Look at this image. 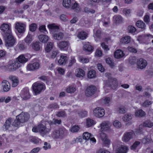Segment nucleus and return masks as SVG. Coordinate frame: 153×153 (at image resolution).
I'll list each match as a JSON object with an SVG mask.
<instances>
[{"mask_svg":"<svg viewBox=\"0 0 153 153\" xmlns=\"http://www.w3.org/2000/svg\"><path fill=\"white\" fill-rule=\"evenodd\" d=\"M39 39L40 41L45 43H46L48 40V37L46 36L41 35L39 36Z\"/></svg>","mask_w":153,"mask_h":153,"instance_id":"e433bc0d","label":"nucleus"},{"mask_svg":"<svg viewBox=\"0 0 153 153\" xmlns=\"http://www.w3.org/2000/svg\"><path fill=\"white\" fill-rule=\"evenodd\" d=\"M2 85L3 87L4 91L7 92L10 89V85L9 82L6 80H4L2 83Z\"/></svg>","mask_w":153,"mask_h":153,"instance_id":"4be33fe9","label":"nucleus"},{"mask_svg":"<svg viewBox=\"0 0 153 153\" xmlns=\"http://www.w3.org/2000/svg\"><path fill=\"white\" fill-rule=\"evenodd\" d=\"M96 72L94 70L89 71L88 74V77L89 78H95L96 77Z\"/></svg>","mask_w":153,"mask_h":153,"instance_id":"58836bf2","label":"nucleus"},{"mask_svg":"<svg viewBox=\"0 0 153 153\" xmlns=\"http://www.w3.org/2000/svg\"><path fill=\"white\" fill-rule=\"evenodd\" d=\"M29 118V115L27 113L22 112L16 116V119L13 123V125L16 126H19L20 125L21 123L27 122Z\"/></svg>","mask_w":153,"mask_h":153,"instance_id":"f257e3e1","label":"nucleus"},{"mask_svg":"<svg viewBox=\"0 0 153 153\" xmlns=\"http://www.w3.org/2000/svg\"><path fill=\"white\" fill-rule=\"evenodd\" d=\"M68 45V42L66 41H62L57 44V46L61 50H63Z\"/></svg>","mask_w":153,"mask_h":153,"instance_id":"a878e982","label":"nucleus"},{"mask_svg":"<svg viewBox=\"0 0 153 153\" xmlns=\"http://www.w3.org/2000/svg\"><path fill=\"white\" fill-rule=\"evenodd\" d=\"M124 55L123 51L120 50H117L114 53V57L117 59L122 57Z\"/></svg>","mask_w":153,"mask_h":153,"instance_id":"bb28decb","label":"nucleus"},{"mask_svg":"<svg viewBox=\"0 0 153 153\" xmlns=\"http://www.w3.org/2000/svg\"><path fill=\"white\" fill-rule=\"evenodd\" d=\"M5 45L6 47H12L16 43V39L14 37L12 33L4 36Z\"/></svg>","mask_w":153,"mask_h":153,"instance_id":"39448f33","label":"nucleus"},{"mask_svg":"<svg viewBox=\"0 0 153 153\" xmlns=\"http://www.w3.org/2000/svg\"><path fill=\"white\" fill-rule=\"evenodd\" d=\"M130 41V37L129 36H126L121 39L120 42L123 44H127L129 43Z\"/></svg>","mask_w":153,"mask_h":153,"instance_id":"7c9ffc66","label":"nucleus"},{"mask_svg":"<svg viewBox=\"0 0 153 153\" xmlns=\"http://www.w3.org/2000/svg\"><path fill=\"white\" fill-rule=\"evenodd\" d=\"M128 150V148L127 146L121 145L117 147L116 151L118 153H126Z\"/></svg>","mask_w":153,"mask_h":153,"instance_id":"412c9836","label":"nucleus"},{"mask_svg":"<svg viewBox=\"0 0 153 153\" xmlns=\"http://www.w3.org/2000/svg\"><path fill=\"white\" fill-rule=\"evenodd\" d=\"M66 129L61 128L53 131L51 136L54 139H62L66 135Z\"/></svg>","mask_w":153,"mask_h":153,"instance_id":"7ed1b4c3","label":"nucleus"},{"mask_svg":"<svg viewBox=\"0 0 153 153\" xmlns=\"http://www.w3.org/2000/svg\"><path fill=\"white\" fill-rule=\"evenodd\" d=\"M100 127L101 130L107 131H110L111 130V124L108 121H104L102 122L100 125Z\"/></svg>","mask_w":153,"mask_h":153,"instance_id":"f8f14e48","label":"nucleus"},{"mask_svg":"<svg viewBox=\"0 0 153 153\" xmlns=\"http://www.w3.org/2000/svg\"><path fill=\"white\" fill-rule=\"evenodd\" d=\"M48 28L51 30H55L59 28L58 26L55 25V24L54 23L48 25Z\"/></svg>","mask_w":153,"mask_h":153,"instance_id":"09e8293b","label":"nucleus"},{"mask_svg":"<svg viewBox=\"0 0 153 153\" xmlns=\"http://www.w3.org/2000/svg\"><path fill=\"white\" fill-rule=\"evenodd\" d=\"M83 49L88 52H92L94 49L93 47L88 43V44L85 45L83 47Z\"/></svg>","mask_w":153,"mask_h":153,"instance_id":"c756f323","label":"nucleus"},{"mask_svg":"<svg viewBox=\"0 0 153 153\" xmlns=\"http://www.w3.org/2000/svg\"><path fill=\"white\" fill-rule=\"evenodd\" d=\"M40 67V64L38 62L30 63L26 66L27 71H33L38 69Z\"/></svg>","mask_w":153,"mask_h":153,"instance_id":"1a4fd4ad","label":"nucleus"},{"mask_svg":"<svg viewBox=\"0 0 153 153\" xmlns=\"http://www.w3.org/2000/svg\"><path fill=\"white\" fill-rule=\"evenodd\" d=\"M133 115L130 114H126L123 117V119L125 122H128L132 118Z\"/></svg>","mask_w":153,"mask_h":153,"instance_id":"473e14b6","label":"nucleus"},{"mask_svg":"<svg viewBox=\"0 0 153 153\" xmlns=\"http://www.w3.org/2000/svg\"><path fill=\"white\" fill-rule=\"evenodd\" d=\"M56 116L58 117H65L66 116V113L64 111H61L58 112Z\"/></svg>","mask_w":153,"mask_h":153,"instance_id":"69168bd1","label":"nucleus"},{"mask_svg":"<svg viewBox=\"0 0 153 153\" xmlns=\"http://www.w3.org/2000/svg\"><path fill=\"white\" fill-rule=\"evenodd\" d=\"M134 134L135 135L133 130L125 132L122 137V141L126 143L128 142L131 140L133 138Z\"/></svg>","mask_w":153,"mask_h":153,"instance_id":"6e6552de","label":"nucleus"},{"mask_svg":"<svg viewBox=\"0 0 153 153\" xmlns=\"http://www.w3.org/2000/svg\"><path fill=\"white\" fill-rule=\"evenodd\" d=\"M87 114V111L85 110L80 111L78 113V116L80 118H83L86 117Z\"/></svg>","mask_w":153,"mask_h":153,"instance_id":"c03bdc74","label":"nucleus"},{"mask_svg":"<svg viewBox=\"0 0 153 153\" xmlns=\"http://www.w3.org/2000/svg\"><path fill=\"white\" fill-rule=\"evenodd\" d=\"M84 11V12L87 13H95V11L94 10L91 9L87 7H85Z\"/></svg>","mask_w":153,"mask_h":153,"instance_id":"864d4df0","label":"nucleus"},{"mask_svg":"<svg viewBox=\"0 0 153 153\" xmlns=\"http://www.w3.org/2000/svg\"><path fill=\"white\" fill-rule=\"evenodd\" d=\"M128 30L130 33H133L136 31V28L133 26L130 25L128 27Z\"/></svg>","mask_w":153,"mask_h":153,"instance_id":"052dcab7","label":"nucleus"},{"mask_svg":"<svg viewBox=\"0 0 153 153\" xmlns=\"http://www.w3.org/2000/svg\"><path fill=\"white\" fill-rule=\"evenodd\" d=\"M32 131L34 132H39L43 136L47 133L45 126L42 124H40L37 126H34L32 128Z\"/></svg>","mask_w":153,"mask_h":153,"instance_id":"0eeeda50","label":"nucleus"},{"mask_svg":"<svg viewBox=\"0 0 153 153\" xmlns=\"http://www.w3.org/2000/svg\"><path fill=\"white\" fill-rule=\"evenodd\" d=\"M79 129V127L78 126H75L71 127L70 130L71 132L74 133L78 131Z\"/></svg>","mask_w":153,"mask_h":153,"instance_id":"6e6d98bb","label":"nucleus"},{"mask_svg":"<svg viewBox=\"0 0 153 153\" xmlns=\"http://www.w3.org/2000/svg\"><path fill=\"white\" fill-rule=\"evenodd\" d=\"M33 48L36 51L39 50L40 48V46L39 45V42H36L33 43L32 45Z\"/></svg>","mask_w":153,"mask_h":153,"instance_id":"a18cd8bd","label":"nucleus"},{"mask_svg":"<svg viewBox=\"0 0 153 153\" xmlns=\"http://www.w3.org/2000/svg\"><path fill=\"white\" fill-rule=\"evenodd\" d=\"M76 90L75 87L72 86L68 87L66 89V92L69 93H74L75 91Z\"/></svg>","mask_w":153,"mask_h":153,"instance_id":"37998d69","label":"nucleus"},{"mask_svg":"<svg viewBox=\"0 0 153 153\" xmlns=\"http://www.w3.org/2000/svg\"><path fill=\"white\" fill-rule=\"evenodd\" d=\"M76 60L75 59L74 57L71 56V57L69 61L68 67H71L72 65L76 62Z\"/></svg>","mask_w":153,"mask_h":153,"instance_id":"de8ad7c7","label":"nucleus"},{"mask_svg":"<svg viewBox=\"0 0 153 153\" xmlns=\"http://www.w3.org/2000/svg\"><path fill=\"white\" fill-rule=\"evenodd\" d=\"M96 88L94 85H91L88 86L85 91V94L87 97L92 96L95 93L96 91Z\"/></svg>","mask_w":153,"mask_h":153,"instance_id":"ddd939ff","label":"nucleus"},{"mask_svg":"<svg viewBox=\"0 0 153 153\" xmlns=\"http://www.w3.org/2000/svg\"><path fill=\"white\" fill-rule=\"evenodd\" d=\"M91 134L88 132L84 133L83 134V138L85 140H88L90 139V140L92 141L93 143H95L96 142V139L94 137L90 138Z\"/></svg>","mask_w":153,"mask_h":153,"instance_id":"5701e85b","label":"nucleus"},{"mask_svg":"<svg viewBox=\"0 0 153 153\" xmlns=\"http://www.w3.org/2000/svg\"><path fill=\"white\" fill-rule=\"evenodd\" d=\"M146 114L145 112L142 109L137 110L135 113V115L137 117H142L145 116Z\"/></svg>","mask_w":153,"mask_h":153,"instance_id":"c85d7f7f","label":"nucleus"},{"mask_svg":"<svg viewBox=\"0 0 153 153\" xmlns=\"http://www.w3.org/2000/svg\"><path fill=\"white\" fill-rule=\"evenodd\" d=\"M112 124L113 126L117 128H120L122 126L121 123L118 120H115L113 121Z\"/></svg>","mask_w":153,"mask_h":153,"instance_id":"a19ab883","label":"nucleus"},{"mask_svg":"<svg viewBox=\"0 0 153 153\" xmlns=\"http://www.w3.org/2000/svg\"><path fill=\"white\" fill-rule=\"evenodd\" d=\"M21 66L20 64L17 60H14L9 65V68L12 71H15Z\"/></svg>","mask_w":153,"mask_h":153,"instance_id":"f3484780","label":"nucleus"},{"mask_svg":"<svg viewBox=\"0 0 153 153\" xmlns=\"http://www.w3.org/2000/svg\"><path fill=\"white\" fill-rule=\"evenodd\" d=\"M32 87L33 94L35 95L39 94L46 88L44 84L38 82L34 83L32 85Z\"/></svg>","mask_w":153,"mask_h":153,"instance_id":"f03ea898","label":"nucleus"},{"mask_svg":"<svg viewBox=\"0 0 153 153\" xmlns=\"http://www.w3.org/2000/svg\"><path fill=\"white\" fill-rule=\"evenodd\" d=\"M143 125L145 127L151 128L153 126V122L150 120H147L143 123Z\"/></svg>","mask_w":153,"mask_h":153,"instance_id":"ea45409f","label":"nucleus"},{"mask_svg":"<svg viewBox=\"0 0 153 153\" xmlns=\"http://www.w3.org/2000/svg\"><path fill=\"white\" fill-rule=\"evenodd\" d=\"M12 121V119L11 118H9L7 120L4 124L2 127V130L3 131H5L9 129L11 126H14L13 124H11Z\"/></svg>","mask_w":153,"mask_h":153,"instance_id":"aec40b11","label":"nucleus"},{"mask_svg":"<svg viewBox=\"0 0 153 153\" xmlns=\"http://www.w3.org/2000/svg\"><path fill=\"white\" fill-rule=\"evenodd\" d=\"M137 61V58L135 56L130 57L129 59V62L131 65L135 64Z\"/></svg>","mask_w":153,"mask_h":153,"instance_id":"5fc2aeb1","label":"nucleus"},{"mask_svg":"<svg viewBox=\"0 0 153 153\" xmlns=\"http://www.w3.org/2000/svg\"><path fill=\"white\" fill-rule=\"evenodd\" d=\"M26 25L25 22H16L15 24V28L19 33L23 34L25 31Z\"/></svg>","mask_w":153,"mask_h":153,"instance_id":"423d86ee","label":"nucleus"},{"mask_svg":"<svg viewBox=\"0 0 153 153\" xmlns=\"http://www.w3.org/2000/svg\"><path fill=\"white\" fill-rule=\"evenodd\" d=\"M79 60L83 64L88 63L89 62L88 59L87 58H83L82 57H79Z\"/></svg>","mask_w":153,"mask_h":153,"instance_id":"4d7b16f0","label":"nucleus"},{"mask_svg":"<svg viewBox=\"0 0 153 153\" xmlns=\"http://www.w3.org/2000/svg\"><path fill=\"white\" fill-rule=\"evenodd\" d=\"M73 4V0H63V6L67 8L71 7Z\"/></svg>","mask_w":153,"mask_h":153,"instance_id":"393cba45","label":"nucleus"},{"mask_svg":"<svg viewBox=\"0 0 153 153\" xmlns=\"http://www.w3.org/2000/svg\"><path fill=\"white\" fill-rule=\"evenodd\" d=\"M136 25L138 27L140 28H141L143 29H145L146 25L142 21H137L136 22Z\"/></svg>","mask_w":153,"mask_h":153,"instance_id":"4c0bfd02","label":"nucleus"},{"mask_svg":"<svg viewBox=\"0 0 153 153\" xmlns=\"http://www.w3.org/2000/svg\"><path fill=\"white\" fill-rule=\"evenodd\" d=\"M140 143L139 141H135L131 146V149H136L137 146L140 144Z\"/></svg>","mask_w":153,"mask_h":153,"instance_id":"680f3d73","label":"nucleus"},{"mask_svg":"<svg viewBox=\"0 0 153 153\" xmlns=\"http://www.w3.org/2000/svg\"><path fill=\"white\" fill-rule=\"evenodd\" d=\"M87 36L86 33L85 32L82 31L79 33L77 37L82 40H84L86 38Z\"/></svg>","mask_w":153,"mask_h":153,"instance_id":"f704fd0d","label":"nucleus"},{"mask_svg":"<svg viewBox=\"0 0 153 153\" xmlns=\"http://www.w3.org/2000/svg\"><path fill=\"white\" fill-rule=\"evenodd\" d=\"M75 75L78 77H83L85 75V72L82 69H78L76 71Z\"/></svg>","mask_w":153,"mask_h":153,"instance_id":"2f4dec72","label":"nucleus"},{"mask_svg":"<svg viewBox=\"0 0 153 153\" xmlns=\"http://www.w3.org/2000/svg\"><path fill=\"white\" fill-rule=\"evenodd\" d=\"M152 104L151 101L146 100L144 102L141 104V105L143 107H147Z\"/></svg>","mask_w":153,"mask_h":153,"instance_id":"49530a36","label":"nucleus"},{"mask_svg":"<svg viewBox=\"0 0 153 153\" xmlns=\"http://www.w3.org/2000/svg\"><path fill=\"white\" fill-rule=\"evenodd\" d=\"M37 28V25L35 23H32L29 25L30 30L32 32L35 31Z\"/></svg>","mask_w":153,"mask_h":153,"instance_id":"603ef678","label":"nucleus"},{"mask_svg":"<svg viewBox=\"0 0 153 153\" xmlns=\"http://www.w3.org/2000/svg\"><path fill=\"white\" fill-rule=\"evenodd\" d=\"M93 111L94 116L98 118L103 117L105 114L104 110L99 107H97L95 108Z\"/></svg>","mask_w":153,"mask_h":153,"instance_id":"9d476101","label":"nucleus"},{"mask_svg":"<svg viewBox=\"0 0 153 153\" xmlns=\"http://www.w3.org/2000/svg\"><path fill=\"white\" fill-rule=\"evenodd\" d=\"M17 46L20 50H23L25 48V46L22 42H20Z\"/></svg>","mask_w":153,"mask_h":153,"instance_id":"13d9d810","label":"nucleus"},{"mask_svg":"<svg viewBox=\"0 0 153 153\" xmlns=\"http://www.w3.org/2000/svg\"><path fill=\"white\" fill-rule=\"evenodd\" d=\"M72 6V8L76 12H78L80 10V8L78 4L76 2H74Z\"/></svg>","mask_w":153,"mask_h":153,"instance_id":"c9c22d12","label":"nucleus"},{"mask_svg":"<svg viewBox=\"0 0 153 153\" xmlns=\"http://www.w3.org/2000/svg\"><path fill=\"white\" fill-rule=\"evenodd\" d=\"M123 19L121 16L118 15L116 16L115 18V22L116 23H120L122 22Z\"/></svg>","mask_w":153,"mask_h":153,"instance_id":"8fccbe9b","label":"nucleus"},{"mask_svg":"<svg viewBox=\"0 0 153 153\" xmlns=\"http://www.w3.org/2000/svg\"><path fill=\"white\" fill-rule=\"evenodd\" d=\"M96 123L95 121L90 118L86 119V124L88 127H91L95 124Z\"/></svg>","mask_w":153,"mask_h":153,"instance_id":"72a5a7b5","label":"nucleus"},{"mask_svg":"<svg viewBox=\"0 0 153 153\" xmlns=\"http://www.w3.org/2000/svg\"><path fill=\"white\" fill-rule=\"evenodd\" d=\"M33 39V36L31 34L28 33L24 39V41L27 44L29 45L31 43Z\"/></svg>","mask_w":153,"mask_h":153,"instance_id":"cd10ccee","label":"nucleus"},{"mask_svg":"<svg viewBox=\"0 0 153 153\" xmlns=\"http://www.w3.org/2000/svg\"><path fill=\"white\" fill-rule=\"evenodd\" d=\"M100 137L103 142V144L105 146L109 145L110 141L108 139L107 135L105 133L101 132L100 134Z\"/></svg>","mask_w":153,"mask_h":153,"instance_id":"4468645a","label":"nucleus"},{"mask_svg":"<svg viewBox=\"0 0 153 153\" xmlns=\"http://www.w3.org/2000/svg\"><path fill=\"white\" fill-rule=\"evenodd\" d=\"M144 126L142 124H140L137 128L135 129L134 133L137 134V133H141L142 131L143 128Z\"/></svg>","mask_w":153,"mask_h":153,"instance_id":"79ce46f5","label":"nucleus"},{"mask_svg":"<svg viewBox=\"0 0 153 153\" xmlns=\"http://www.w3.org/2000/svg\"><path fill=\"white\" fill-rule=\"evenodd\" d=\"M20 64L24 63L27 62L28 61V59L26 58L23 54H22L19 56L16 59Z\"/></svg>","mask_w":153,"mask_h":153,"instance_id":"b1692460","label":"nucleus"},{"mask_svg":"<svg viewBox=\"0 0 153 153\" xmlns=\"http://www.w3.org/2000/svg\"><path fill=\"white\" fill-rule=\"evenodd\" d=\"M106 62L108 64H109L111 67H113L114 65V63L113 62L111 59L109 58H107L106 59Z\"/></svg>","mask_w":153,"mask_h":153,"instance_id":"e2e57ef3","label":"nucleus"},{"mask_svg":"<svg viewBox=\"0 0 153 153\" xmlns=\"http://www.w3.org/2000/svg\"><path fill=\"white\" fill-rule=\"evenodd\" d=\"M0 29L4 36L12 33L11 25L10 23H3L0 26Z\"/></svg>","mask_w":153,"mask_h":153,"instance_id":"20e7f679","label":"nucleus"},{"mask_svg":"<svg viewBox=\"0 0 153 153\" xmlns=\"http://www.w3.org/2000/svg\"><path fill=\"white\" fill-rule=\"evenodd\" d=\"M147 62L144 59L140 58L137 62V67L138 68L142 69L145 68L147 65Z\"/></svg>","mask_w":153,"mask_h":153,"instance_id":"2eb2a0df","label":"nucleus"},{"mask_svg":"<svg viewBox=\"0 0 153 153\" xmlns=\"http://www.w3.org/2000/svg\"><path fill=\"white\" fill-rule=\"evenodd\" d=\"M144 21L147 24L149 23L150 21L149 16L146 15L144 17Z\"/></svg>","mask_w":153,"mask_h":153,"instance_id":"338daca9","label":"nucleus"},{"mask_svg":"<svg viewBox=\"0 0 153 153\" xmlns=\"http://www.w3.org/2000/svg\"><path fill=\"white\" fill-rule=\"evenodd\" d=\"M123 12L126 16H128L130 13L131 10L130 9H124L123 10Z\"/></svg>","mask_w":153,"mask_h":153,"instance_id":"774afa93","label":"nucleus"},{"mask_svg":"<svg viewBox=\"0 0 153 153\" xmlns=\"http://www.w3.org/2000/svg\"><path fill=\"white\" fill-rule=\"evenodd\" d=\"M96 153H110V152L104 149H100L97 151Z\"/></svg>","mask_w":153,"mask_h":153,"instance_id":"0e129e2a","label":"nucleus"},{"mask_svg":"<svg viewBox=\"0 0 153 153\" xmlns=\"http://www.w3.org/2000/svg\"><path fill=\"white\" fill-rule=\"evenodd\" d=\"M58 51H53L50 54V58L54 59L58 53Z\"/></svg>","mask_w":153,"mask_h":153,"instance_id":"3c124183","label":"nucleus"},{"mask_svg":"<svg viewBox=\"0 0 153 153\" xmlns=\"http://www.w3.org/2000/svg\"><path fill=\"white\" fill-rule=\"evenodd\" d=\"M9 78L11 81L12 87H15L18 85L19 81L18 78L16 76H9Z\"/></svg>","mask_w":153,"mask_h":153,"instance_id":"6ab92c4d","label":"nucleus"},{"mask_svg":"<svg viewBox=\"0 0 153 153\" xmlns=\"http://www.w3.org/2000/svg\"><path fill=\"white\" fill-rule=\"evenodd\" d=\"M117 112L119 114H123L126 112V110L124 108L120 107L117 109Z\"/></svg>","mask_w":153,"mask_h":153,"instance_id":"bf43d9fd","label":"nucleus"},{"mask_svg":"<svg viewBox=\"0 0 153 153\" xmlns=\"http://www.w3.org/2000/svg\"><path fill=\"white\" fill-rule=\"evenodd\" d=\"M20 96L23 100H26L30 98V95L28 88H25L22 90Z\"/></svg>","mask_w":153,"mask_h":153,"instance_id":"9b49d317","label":"nucleus"},{"mask_svg":"<svg viewBox=\"0 0 153 153\" xmlns=\"http://www.w3.org/2000/svg\"><path fill=\"white\" fill-rule=\"evenodd\" d=\"M68 61V57L64 55H61L57 59L58 63L61 65L66 64Z\"/></svg>","mask_w":153,"mask_h":153,"instance_id":"a211bd4d","label":"nucleus"},{"mask_svg":"<svg viewBox=\"0 0 153 153\" xmlns=\"http://www.w3.org/2000/svg\"><path fill=\"white\" fill-rule=\"evenodd\" d=\"M52 36L54 39L59 41L63 39L64 37V34L61 32H57L53 33Z\"/></svg>","mask_w":153,"mask_h":153,"instance_id":"dca6fc26","label":"nucleus"}]
</instances>
